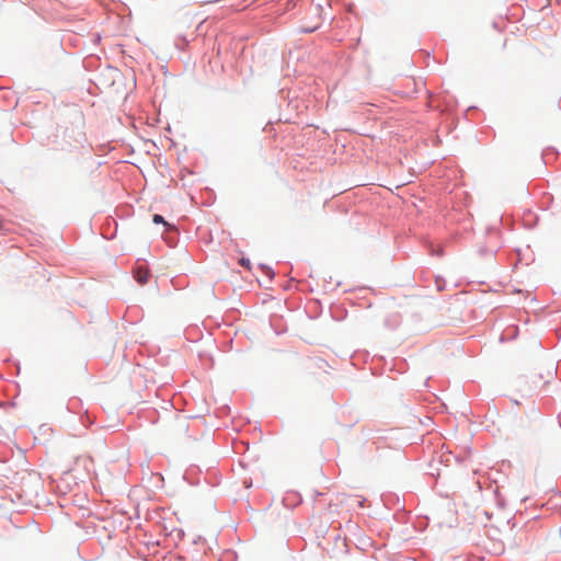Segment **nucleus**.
<instances>
[{
    "instance_id": "6",
    "label": "nucleus",
    "mask_w": 561,
    "mask_h": 561,
    "mask_svg": "<svg viewBox=\"0 0 561 561\" xmlns=\"http://www.w3.org/2000/svg\"><path fill=\"white\" fill-rule=\"evenodd\" d=\"M64 136L68 137V138H71V135L68 133V129H65Z\"/></svg>"
},
{
    "instance_id": "4",
    "label": "nucleus",
    "mask_w": 561,
    "mask_h": 561,
    "mask_svg": "<svg viewBox=\"0 0 561 561\" xmlns=\"http://www.w3.org/2000/svg\"><path fill=\"white\" fill-rule=\"evenodd\" d=\"M75 140H76L77 142H80V144H81L82 141H84V140H85V138H84V134H83V131H81V130H80V131L78 133V138H76Z\"/></svg>"
},
{
    "instance_id": "2",
    "label": "nucleus",
    "mask_w": 561,
    "mask_h": 561,
    "mask_svg": "<svg viewBox=\"0 0 561 561\" xmlns=\"http://www.w3.org/2000/svg\"><path fill=\"white\" fill-rule=\"evenodd\" d=\"M152 221L154 224H162L167 228V230L173 229V226L165 221L161 215H153Z\"/></svg>"
},
{
    "instance_id": "1",
    "label": "nucleus",
    "mask_w": 561,
    "mask_h": 561,
    "mask_svg": "<svg viewBox=\"0 0 561 561\" xmlns=\"http://www.w3.org/2000/svg\"><path fill=\"white\" fill-rule=\"evenodd\" d=\"M134 276H135V279L140 285H145L149 280L150 272L146 266L140 265V266H137L136 270L134 271Z\"/></svg>"
},
{
    "instance_id": "7",
    "label": "nucleus",
    "mask_w": 561,
    "mask_h": 561,
    "mask_svg": "<svg viewBox=\"0 0 561 561\" xmlns=\"http://www.w3.org/2000/svg\"><path fill=\"white\" fill-rule=\"evenodd\" d=\"M358 505H359L360 507H363V506H364V500L358 501Z\"/></svg>"
},
{
    "instance_id": "3",
    "label": "nucleus",
    "mask_w": 561,
    "mask_h": 561,
    "mask_svg": "<svg viewBox=\"0 0 561 561\" xmlns=\"http://www.w3.org/2000/svg\"><path fill=\"white\" fill-rule=\"evenodd\" d=\"M320 23H316L314 25L312 26H302L301 27V31L302 32H307V33H311V32H314L318 27H319Z\"/></svg>"
},
{
    "instance_id": "5",
    "label": "nucleus",
    "mask_w": 561,
    "mask_h": 561,
    "mask_svg": "<svg viewBox=\"0 0 561 561\" xmlns=\"http://www.w3.org/2000/svg\"><path fill=\"white\" fill-rule=\"evenodd\" d=\"M241 265L249 268L250 267V261L248 259H241L240 260Z\"/></svg>"
}]
</instances>
